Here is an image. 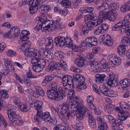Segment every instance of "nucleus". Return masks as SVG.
Listing matches in <instances>:
<instances>
[{"mask_svg":"<svg viewBox=\"0 0 130 130\" xmlns=\"http://www.w3.org/2000/svg\"><path fill=\"white\" fill-rule=\"evenodd\" d=\"M48 51H47L45 48H41L40 49L38 53H36L32 51L31 50L25 53V55L30 58L31 59V63H37L40 59H41V57H47L50 58L51 56L49 54Z\"/></svg>","mask_w":130,"mask_h":130,"instance_id":"1","label":"nucleus"},{"mask_svg":"<svg viewBox=\"0 0 130 130\" xmlns=\"http://www.w3.org/2000/svg\"><path fill=\"white\" fill-rule=\"evenodd\" d=\"M61 88H58L59 93L58 90L49 89L46 92L47 96L50 99L59 101L63 99L66 95V93L64 91H62Z\"/></svg>","mask_w":130,"mask_h":130,"instance_id":"2","label":"nucleus"},{"mask_svg":"<svg viewBox=\"0 0 130 130\" xmlns=\"http://www.w3.org/2000/svg\"><path fill=\"white\" fill-rule=\"evenodd\" d=\"M7 115L10 123L13 125L20 126L23 124V122L20 117L16 113V110L9 109L7 110Z\"/></svg>","mask_w":130,"mask_h":130,"instance_id":"3","label":"nucleus"},{"mask_svg":"<svg viewBox=\"0 0 130 130\" xmlns=\"http://www.w3.org/2000/svg\"><path fill=\"white\" fill-rule=\"evenodd\" d=\"M61 83L63 87H60L62 91H64L66 93L69 90L71 86L73 87L74 81L73 78L69 75H66L63 76L61 78Z\"/></svg>","mask_w":130,"mask_h":130,"instance_id":"4","label":"nucleus"},{"mask_svg":"<svg viewBox=\"0 0 130 130\" xmlns=\"http://www.w3.org/2000/svg\"><path fill=\"white\" fill-rule=\"evenodd\" d=\"M73 78L74 80L77 84V88L80 90L85 89L86 87L85 79L83 75L78 74H74Z\"/></svg>","mask_w":130,"mask_h":130,"instance_id":"5","label":"nucleus"},{"mask_svg":"<svg viewBox=\"0 0 130 130\" xmlns=\"http://www.w3.org/2000/svg\"><path fill=\"white\" fill-rule=\"evenodd\" d=\"M87 110L86 107L80 103L75 113L77 121L79 122L83 119Z\"/></svg>","mask_w":130,"mask_h":130,"instance_id":"6","label":"nucleus"},{"mask_svg":"<svg viewBox=\"0 0 130 130\" xmlns=\"http://www.w3.org/2000/svg\"><path fill=\"white\" fill-rule=\"evenodd\" d=\"M109 7V4L106 2L104 1L102 2L100 6L97 7V8L98 10L99 11V17L100 18H103V16L107 11H104L107 10H108Z\"/></svg>","mask_w":130,"mask_h":130,"instance_id":"7","label":"nucleus"},{"mask_svg":"<svg viewBox=\"0 0 130 130\" xmlns=\"http://www.w3.org/2000/svg\"><path fill=\"white\" fill-rule=\"evenodd\" d=\"M117 14V13L115 11L111 9L108 10L104 15L103 20L107 19L110 21H113L116 20Z\"/></svg>","mask_w":130,"mask_h":130,"instance_id":"8","label":"nucleus"},{"mask_svg":"<svg viewBox=\"0 0 130 130\" xmlns=\"http://www.w3.org/2000/svg\"><path fill=\"white\" fill-rule=\"evenodd\" d=\"M29 102L31 106L36 110L37 111H42V102L41 101L35 100L32 101L31 102L29 100Z\"/></svg>","mask_w":130,"mask_h":130,"instance_id":"9","label":"nucleus"},{"mask_svg":"<svg viewBox=\"0 0 130 130\" xmlns=\"http://www.w3.org/2000/svg\"><path fill=\"white\" fill-rule=\"evenodd\" d=\"M85 59L82 54H78L74 60L75 64L78 67H82L85 64Z\"/></svg>","mask_w":130,"mask_h":130,"instance_id":"10","label":"nucleus"},{"mask_svg":"<svg viewBox=\"0 0 130 130\" xmlns=\"http://www.w3.org/2000/svg\"><path fill=\"white\" fill-rule=\"evenodd\" d=\"M108 81L107 82V85L109 86H111L113 85H115V83H117L118 82V76L115 75L113 73H110L109 74Z\"/></svg>","mask_w":130,"mask_h":130,"instance_id":"11","label":"nucleus"},{"mask_svg":"<svg viewBox=\"0 0 130 130\" xmlns=\"http://www.w3.org/2000/svg\"><path fill=\"white\" fill-rule=\"evenodd\" d=\"M88 64L90 66L92 72H99L101 70V68L98 66V63L96 61H88Z\"/></svg>","mask_w":130,"mask_h":130,"instance_id":"12","label":"nucleus"},{"mask_svg":"<svg viewBox=\"0 0 130 130\" xmlns=\"http://www.w3.org/2000/svg\"><path fill=\"white\" fill-rule=\"evenodd\" d=\"M80 103L78 100H70L69 103V106L73 111H77L78 108Z\"/></svg>","mask_w":130,"mask_h":130,"instance_id":"13","label":"nucleus"},{"mask_svg":"<svg viewBox=\"0 0 130 130\" xmlns=\"http://www.w3.org/2000/svg\"><path fill=\"white\" fill-rule=\"evenodd\" d=\"M108 28V25L103 24L99 25L98 28L94 31V34L98 35L100 34L103 33Z\"/></svg>","mask_w":130,"mask_h":130,"instance_id":"14","label":"nucleus"},{"mask_svg":"<svg viewBox=\"0 0 130 130\" xmlns=\"http://www.w3.org/2000/svg\"><path fill=\"white\" fill-rule=\"evenodd\" d=\"M98 123L100 124L98 126L99 130H107L108 127L107 123L104 122L102 119L100 117H99L97 119Z\"/></svg>","mask_w":130,"mask_h":130,"instance_id":"15","label":"nucleus"},{"mask_svg":"<svg viewBox=\"0 0 130 130\" xmlns=\"http://www.w3.org/2000/svg\"><path fill=\"white\" fill-rule=\"evenodd\" d=\"M37 20H38V23H41L42 25H44L45 26H47L50 27L51 28L53 27V22L49 20L45 19L44 20L43 19L40 18H38Z\"/></svg>","mask_w":130,"mask_h":130,"instance_id":"16","label":"nucleus"},{"mask_svg":"<svg viewBox=\"0 0 130 130\" xmlns=\"http://www.w3.org/2000/svg\"><path fill=\"white\" fill-rule=\"evenodd\" d=\"M86 42L89 44L88 46L90 47V45L92 46H95L98 43L97 39L94 37H89L86 39Z\"/></svg>","mask_w":130,"mask_h":130,"instance_id":"17","label":"nucleus"},{"mask_svg":"<svg viewBox=\"0 0 130 130\" xmlns=\"http://www.w3.org/2000/svg\"><path fill=\"white\" fill-rule=\"evenodd\" d=\"M106 118L107 119L110 123H112V129L114 130H117V120H115L114 119V117L111 116H106Z\"/></svg>","mask_w":130,"mask_h":130,"instance_id":"18","label":"nucleus"},{"mask_svg":"<svg viewBox=\"0 0 130 130\" xmlns=\"http://www.w3.org/2000/svg\"><path fill=\"white\" fill-rule=\"evenodd\" d=\"M13 38H15L18 37V34L20 32V28L17 26H15L11 28L10 30Z\"/></svg>","mask_w":130,"mask_h":130,"instance_id":"19","label":"nucleus"},{"mask_svg":"<svg viewBox=\"0 0 130 130\" xmlns=\"http://www.w3.org/2000/svg\"><path fill=\"white\" fill-rule=\"evenodd\" d=\"M89 124L91 128H94L96 127V123L95 120L92 115L90 114H88Z\"/></svg>","mask_w":130,"mask_h":130,"instance_id":"20","label":"nucleus"},{"mask_svg":"<svg viewBox=\"0 0 130 130\" xmlns=\"http://www.w3.org/2000/svg\"><path fill=\"white\" fill-rule=\"evenodd\" d=\"M128 116L124 113L121 114V116H119L118 119H117L116 122L117 124V130L118 126L120 125H121L123 123V121L125 120L127 118Z\"/></svg>","mask_w":130,"mask_h":130,"instance_id":"21","label":"nucleus"},{"mask_svg":"<svg viewBox=\"0 0 130 130\" xmlns=\"http://www.w3.org/2000/svg\"><path fill=\"white\" fill-rule=\"evenodd\" d=\"M75 92L74 90H70V88L69 90L66 93L67 96L70 98V100H78L79 98L77 96L75 95Z\"/></svg>","mask_w":130,"mask_h":130,"instance_id":"22","label":"nucleus"},{"mask_svg":"<svg viewBox=\"0 0 130 130\" xmlns=\"http://www.w3.org/2000/svg\"><path fill=\"white\" fill-rule=\"evenodd\" d=\"M112 57L110 59L109 61V63L111 65H118L121 63V59L119 57L115 56Z\"/></svg>","mask_w":130,"mask_h":130,"instance_id":"23","label":"nucleus"},{"mask_svg":"<svg viewBox=\"0 0 130 130\" xmlns=\"http://www.w3.org/2000/svg\"><path fill=\"white\" fill-rule=\"evenodd\" d=\"M50 55L51 56V57L50 58H49L48 56V57H45L46 58L45 60L44 59H40L38 61V63L40 66H42V67H43V68L46 65V61L47 62L50 61H53V57L50 54Z\"/></svg>","mask_w":130,"mask_h":130,"instance_id":"24","label":"nucleus"},{"mask_svg":"<svg viewBox=\"0 0 130 130\" xmlns=\"http://www.w3.org/2000/svg\"><path fill=\"white\" fill-rule=\"evenodd\" d=\"M64 37L63 36H59L55 38V42L56 44H58L60 46H62L64 45L63 42L64 41Z\"/></svg>","mask_w":130,"mask_h":130,"instance_id":"25","label":"nucleus"},{"mask_svg":"<svg viewBox=\"0 0 130 130\" xmlns=\"http://www.w3.org/2000/svg\"><path fill=\"white\" fill-rule=\"evenodd\" d=\"M105 77L106 75L104 74H96L95 76V81L98 84L102 83L104 80Z\"/></svg>","mask_w":130,"mask_h":130,"instance_id":"26","label":"nucleus"},{"mask_svg":"<svg viewBox=\"0 0 130 130\" xmlns=\"http://www.w3.org/2000/svg\"><path fill=\"white\" fill-rule=\"evenodd\" d=\"M38 61L37 63H33L32 64V68L34 71L35 72H39L41 71L43 69V67H42L38 63Z\"/></svg>","mask_w":130,"mask_h":130,"instance_id":"27","label":"nucleus"},{"mask_svg":"<svg viewBox=\"0 0 130 130\" xmlns=\"http://www.w3.org/2000/svg\"><path fill=\"white\" fill-rule=\"evenodd\" d=\"M43 119L44 117V120L45 122H52L53 120L50 116V112L48 111H46L43 112L42 114Z\"/></svg>","mask_w":130,"mask_h":130,"instance_id":"28","label":"nucleus"},{"mask_svg":"<svg viewBox=\"0 0 130 130\" xmlns=\"http://www.w3.org/2000/svg\"><path fill=\"white\" fill-rule=\"evenodd\" d=\"M37 112V114L34 116V121L38 122H40L43 119V112L42 111Z\"/></svg>","mask_w":130,"mask_h":130,"instance_id":"29","label":"nucleus"},{"mask_svg":"<svg viewBox=\"0 0 130 130\" xmlns=\"http://www.w3.org/2000/svg\"><path fill=\"white\" fill-rule=\"evenodd\" d=\"M129 8V5L128 1L122 6L120 8V10L122 12H127L130 10Z\"/></svg>","mask_w":130,"mask_h":130,"instance_id":"30","label":"nucleus"},{"mask_svg":"<svg viewBox=\"0 0 130 130\" xmlns=\"http://www.w3.org/2000/svg\"><path fill=\"white\" fill-rule=\"evenodd\" d=\"M62 106L59 111L60 113L63 115L66 113L69 109L68 105L65 103H63L62 104Z\"/></svg>","mask_w":130,"mask_h":130,"instance_id":"31","label":"nucleus"},{"mask_svg":"<svg viewBox=\"0 0 130 130\" xmlns=\"http://www.w3.org/2000/svg\"><path fill=\"white\" fill-rule=\"evenodd\" d=\"M126 50L125 46L122 45L119 46L117 48L118 53L120 56H124Z\"/></svg>","mask_w":130,"mask_h":130,"instance_id":"32","label":"nucleus"},{"mask_svg":"<svg viewBox=\"0 0 130 130\" xmlns=\"http://www.w3.org/2000/svg\"><path fill=\"white\" fill-rule=\"evenodd\" d=\"M10 100L15 105L19 106L21 104V100L19 97L16 98L15 96H12L11 97Z\"/></svg>","mask_w":130,"mask_h":130,"instance_id":"33","label":"nucleus"},{"mask_svg":"<svg viewBox=\"0 0 130 130\" xmlns=\"http://www.w3.org/2000/svg\"><path fill=\"white\" fill-rule=\"evenodd\" d=\"M121 82V86L122 87L126 88L130 85V80L128 78H125L122 80Z\"/></svg>","mask_w":130,"mask_h":130,"instance_id":"34","label":"nucleus"},{"mask_svg":"<svg viewBox=\"0 0 130 130\" xmlns=\"http://www.w3.org/2000/svg\"><path fill=\"white\" fill-rule=\"evenodd\" d=\"M99 88L101 92L102 93L103 95H106L108 89L107 86L104 84L101 85L100 86Z\"/></svg>","mask_w":130,"mask_h":130,"instance_id":"35","label":"nucleus"},{"mask_svg":"<svg viewBox=\"0 0 130 130\" xmlns=\"http://www.w3.org/2000/svg\"><path fill=\"white\" fill-rule=\"evenodd\" d=\"M30 46V44L26 42H25L22 44V49L23 51H24L25 55L26 52H28L31 50V49L29 48Z\"/></svg>","mask_w":130,"mask_h":130,"instance_id":"36","label":"nucleus"},{"mask_svg":"<svg viewBox=\"0 0 130 130\" xmlns=\"http://www.w3.org/2000/svg\"><path fill=\"white\" fill-rule=\"evenodd\" d=\"M53 78L50 75L46 76L41 83L42 85L44 86L46 85L47 83L51 82Z\"/></svg>","mask_w":130,"mask_h":130,"instance_id":"37","label":"nucleus"},{"mask_svg":"<svg viewBox=\"0 0 130 130\" xmlns=\"http://www.w3.org/2000/svg\"><path fill=\"white\" fill-rule=\"evenodd\" d=\"M48 42L45 45V48H46L45 49L46 50V49L51 50L53 47V40L52 39H48ZM46 50L48 52V51H49L48 52V53L49 54L50 51Z\"/></svg>","mask_w":130,"mask_h":130,"instance_id":"38","label":"nucleus"},{"mask_svg":"<svg viewBox=\"0 0 130 130\" xmlns=\"http://www.w3.org/2000/svg\"><path fill=\"white\" fill-rule=\"evenodd\" d=\"M18 106L20 110L23 112H25L27 111L29 109V108L28 105L24 104H21Z\"/></svg>","mask_w":130,"mask_h":130,"instance_id":"39","label":"nucleus"},{"mask_svg":"<svg viewBox=\"0 0 130 130\" xmlns=\"http://www.w3.org/2000/svg\"><path fill=\"white\" fill-rule=\"evenodd\" d=\"M121 45L125 46L127 44H130V39L127 37H123L122 38Z\"/></svg>","mask_w":130,"mask_h":130,"instance_id":"40","label":"nucleus"},{"mask_svg":"<svg viewBox=\"0 0 130 130\" xmlns=\"http://www.w3.org/2000/svg\"><path fill=\"white\" fill-rule=\"evenodd\" d=\"M105 96L111 97H116L117 96V94L115 91L108 89Z\"/></svg>","mask_w":130,"mask_h":130,"instance_id":"41","label":"nucleus"},{"mask_svg":"<svg viewBox=\"0 0 130 130\" xmlns=\"http://www.w3.org/2000/svg\"><path fill=\"white\" fill-rule=\"evenodd\" d=\"M61 4L64 7L69 8L71 6V3L69 0H62Z\"/></svg>","mask_w":130,"mask_h":130,"instance_id":"42","label":"nucleus"},{"mask_svg":"<svg viewBox=\"0 0 130 130\" xmlns=\"http://www.w3.org/2000/svg\"><path fill=\"white\" fill-rule=\"evenodd\" d=\"M53 27L52 28V29L53 30L57 29L61 30L64 27V26L60 23L56 24H53Z\"/></svg>","mask_w":130,"mask_h":130,"instance_id":"43","label":"nucleus"},{"mask_svg":"<svg viewBox=\"0 0 130 130\" xmlns=\"http://www.w3.org/2000/svg\"><path fill=\"white\" fill-rule=\"evenodd\" d=\"M39 8L41 9L44 10L47 12L51 9L50 6L48 5H43L42 4H39Z\"/></svg>","mask_w":130,"mask_h":130,"instance_id":"44","label":"nucleus"},{"mask_svg":"<svg viewBox=\"0 0 130 130\" xmlns=\"http://www.w3.org/2000/svg\"><path fill=\"white\" fill-rule=\"evenodd\" d=\"M63 42L64 45L68 47H71V45H72V41L69 38H64V41Z\"/></svg>","mask_w":130,"mask_h":130,"instance_id":"45","label":"nucleus"},{"mask_svg":"<svg viewBox=\"0 0 130 130\" xmlns=\"http://www.w3.org/2000/svg\"><path fill=\"white\" fill-rule=\"evenodd\" d=\"M94 8L93 7H88L82 8L81 10V12L82 13H90L93 11Z\"/></svg>","mask_w":130,"mask_h":130,"instance_id":"46","label":"nucleus"},{"mask_svg":"<svg viewBox=\"0 0 130 130\" xmlns=\"http://www.w3.org/2000/svg\"><path fill=\"white\" fill-rule=\"evenodd\" d=\"M64 54L61 51L56 52L54 54L55 56L58 59H62L64 57Z\"/></svg>","mask_w":130,"mask_h":130,"instance_id":"47","label":"nucleus"},{"mask_svg":"<svg viewBox=\"0 0 130 130\" xmlns=\"http://www.w3.org/2000/svg\"><path fill=\"white\" fill-rule=\"evenodd\" d=\"M121 32L123 33H125L128 36H130V26L129 25L127 27L122 28L121 29Z\"/></svg>","mask_w":130,"mask_h":130,"instance_id":"48","label":"nucleus"},{"mask_svg":"<svg viewBox=\"0 0 130 130\" xmlns=\"http://www.w3.org/2000/svg\"><path fill=\"white\" fill-rule=\"evenodd\" d=\"M98 19H96L97 18L96 17H95L94 16H91V20L93 21L92 22H94L95 21H96V22H98V23L97 24V25H100L101 23L103 22V18H100L99 17V14L98 16Z\"/></svg>","mask_w":130,"mask_h":130,"instance_id":"49","label":"nucleus"},{"mask_svg":"<svg viewBox=\"0 0 130 130\" xmlns=\"http://www.w3.org/2000/svg\"><path fill=\"white\" fill-rule=\"evenodd\" d=\"M85 22L87 26V25L89 24H93L95 26H97V24H99L98 22H96V21H95L94 22H92L90 20L86 18V19L85 20Z\"/></svg>","mask_w":130,"mask_h":130,"instance_id":"50","label":"nucleus"},{"mask_svg":"<svg viewBox=\"0 0 130 130\" xmlns=\"http://www.w3.org/2000/svg\"><path fill=\"white\" fill-rule=\"evenodd\" d=\"M122 22V24L123 28H124L127 27L130 25V23L129 21V19L125 18L124 19L121 21Z\"/></svg>","mask_w":130,"mask_h":130,"instance_id":"51","label":"nucleus"},{"mask_svg":"<svg viewBox=\"0 0 130 130\" xmlns=\"http://www.w3.org/2000/svg\"><path fill=\"white\" fill-rule=\"evenodd\" d=\"M6 55L9 57H12L15 56L16 55V52L12 50H9L7 51Z\"/></svg>","mask_w":130,"mask_h":130,"instance_id":"52","label":"nucleus"},{"mask_svg":"<svg viewBox=\"0 0 130 130\" xmlns=\"http://www.w3.org/2000/svg\"><path fill=\"white\" fill-rule=\"evenodd\" d=\"M26 75L28 78H37V76L32 74L30 70H29L27 72Z\"/></svg>","mask_w":130,"mask_h":130,"instance_id":"53","label":"nucleus"},{"mask_svg":"<svg viewBox=\"0 0 130 130\" xmlns=\"http://www.w3.org/2000/svg\"><path fill=\"white\" fill-rule=\"evenodd\" d=\"M54 67V69L57 70H61V65H62V62L61 61L59 62H55L54 63H53Z\"/></svg>","mask_w":130,"mask_h":130,"instance_id":"54","label":"nucleus"},{"mask_svg":"<svg viewBox=\"0 0 130 130\" xmlns=\"http://www.w3.org/2000/svg\"><path fill=\"white\" fill-rule=\"evenodd\" d=\"M114 107V106L112 105H108L106 108V111L108 113H110L113 110Z\"/></svg>","mask_w":130,"mask_h":130,"instance_id":"55","label":"nucleus"},{"mask_svg":"<svg viewBox=\"0 0 130 130\" xmlns=\"http://www.w3.org/2000/svg\"><path fill=\"white\" fill-rule=\"evenodd\" d=\"M51 89L57 90L58 84L55 82H52L50 84Z\"/></svg>","mask_w":130,"mask_h":130,"instance_id":"56","label":"nucleus"},{"mask_svg":"<svg viewBox=\"0 0 130 130\" xmlns=\"http://www.w3.org/2000/svg\"><path fill=\"white\" fill-rule=\"evenodd\" d=\"M39 1L37 0H31L30 1L29 5L32 7H37L39 4Z\"/></svg>","mask_w":130,"mask_h":130,"instance_id":"57","label":"nucleus"},{"mask_svg":"<svg viewBox=\"0 0 130 130\" xmlns=\"http://www.w3.org/2000/svg\"><path fill=\"white\" fill-rule=\"evenodd\" d=\"M86 100L88 105L92 104L94 101L93 98L91 95H88L87 96Z\"/></svg>","mask_w":130,"mask_h":130,"instance_id":"58","label":"nucleus"},{"mask_svg":"<svg viewBox=\"0 0 130 130\" xmlns=\"http://www.w3.org/2000/svg\"><path fill=\"white\" fill-rule=\"evenodd\" d=\"M54 69L53 64L52 65V63L49 64L47 66L46 68V70L47 71L49 72H51Z\"/></svg>","mask_w":130,"mask_h":130,"instance_id":"59","label":"nucleus"},{"mask_svg":"<svg viewBox=\"0 0 130 130\" xmlns=\"http://www.w3.org/2000/svg\"><path fill=\"white\" fill-rule=\"evenodd\" d=\"M50 28H51V27H50L45 26L44 25H41V30L43 31L44 32H46L47 31L48 32H49V29Z\"/></svg>","mask_w":130,"mask_h":130,"instance_id":"60","label":"nucleus"},{"mask_svg":"<svg viewBox=\"0 0 130 130\" xmlns=\"http://www.w3.org/2000/svg\"><path fill=\"white\" fill-rule=\"evenodd\" d=\"M4 63L6 68H9L12 64L11 61L8 59L5 60Z\"/></svg>","mask_w":130,"mask_h":130,"instance_id":"61","label":"nucleus"},{"mask_svg":"<svg viewBox=\"0 0 130 130\" xmlns=\"http://www.w3.org/2000/svg\"><path fill=\"white\" fill-rule=\"evenodd\" d=\"M24 82L26 85L28 87H30L32 85L31 81L29 78H27L25 79Z\"/></svg>","mask_w":130,"mask_h":130,"instance_id":"62","label":"nucleus"},{"mask_svg":"<svg viewBox=\"0 0 130 130\" xmlns=\"http://www.w3.org/2000/svg\"><path fill=\"white\" fill-rule=\"evenodd\" d=\"M3 37L4 38H13L11 32L9 31L7 33L4 34L3 35Z\"/></svg>","mask_w":130,"mask_h":130,"instance_id":"63","label":"nucleus"},{"mask_svg":"<svg viewBox=\"0 0 130 130\" xmlns=\"http://www.w3.org/2000/svg\"><path fill=\"white\" fill-rule=\"evenodd\" d=\"M54 130H65L63 128V126L61 124L58 125L53 128Z\"/></svg>","mask_w":130,"mask_h":130,"instance_id":"64","label":"nucleus"}]
</instances>
